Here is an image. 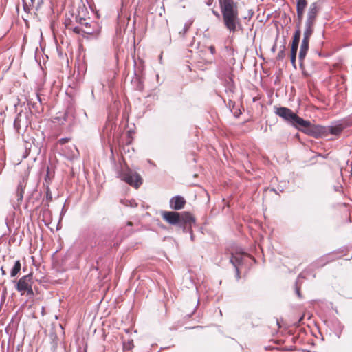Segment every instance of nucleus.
<instances>
[{
	"instance_id": "nucleus-1",
	"label": "nucleus",
	"mask_w": 352,
	"mask_h": 352,
	"mask_svg": "<svg viewBox=\"0 0 352 352\" xmlns=\"http://www.w3.org/2000/svg\"><path fill=\"white\" fill-rule=\"evenodd\" d=\"M223 25L231 33L243 30L239 14L238 3L234 0H219Z\"/></svg>"
},
{
	"instance_id": "nucleus-2",
	"label": "nucleus",
	"mask_w": 352,
	"mask_h": 352,
	"mask_svg": "<svg viewBox=\"0 0 352 352\" xmlns=\"http://www.w3.org/2000/svg\"><path fill=\"white\" fill-rule=\"evenodd\" d=\"M32 284V274L30 273L22 276L16 282V289L21 294V295L27 294L29 296H32L34 295Z\"/></svg>"
},
{
	"instance_id": "nucleus-3",
	"label": "nucleus",
	"mask_w": 352,
	"mask_h": 352,
	"mask_svg": "<svg viewBox=\"0 0 352 352\" xmlns=\"http://www.w3.org/2000/svg\"><path fill=\"white\" fill-rule=\"evenodd\" d=\"M118 177L128 184L138 188L142 183V179L136 172L126 169L118 174Z\"/></svg>"
},
{
	"instance_id": "nucleus-4",
	"label": "nucleus",
	"mask_w": 352,
	"mask_h": 352,
	"mask_svg": "<svg viewBox=\"0 0 352 352\" xmlns=\"http://www.w3.org/2000/svg\"><path fill=\"white\" fill-rule=\"evenodd\" d=\"M30 122L29 120V113L20 112L14 122V126L18 133L25 131L28 127Z\"/></svg>"
},
{
	"instance_id": "nucleus-5",
	"label": "nucleus",
	"mask_w": 352,
	"mask_h": 352,
	"mask_svg": "<svg viewBox=\"0 0 352 352\" xmlns=\"http://www.w3.org/2000/svg\"><path fill=\"white\" fill-rule=\"evenodd\" d=\"M320 10V5L318 2L311 3L308 8L305 25H314L316 23L317 16Z\"/></svg>"
},
{
	"instance_id": "nucleus-6",
	"label": "nucleus",
	"mask_w": 352,
	"mask_h": 352,
	"mask_svg": "<svg viewBox=\"0 0 352 352\" xmlns=\"http://www.w3.org/2000/svg\"><path fill=\"white\" fill-rule=\"evenodd\" d=\"M275 113L292 126L297 115L287 107L276 108Z\"/></svg>"
},
{
	"instance_id": "nucleus-7",
	"label": "nucleus",
	"mask_w": 352,
	"mask_h": 352,
	"mask_svg": "<svg viewBox=\"0 0 352 352\" xmlns=\"http://www.w3.org/2000/svg\"><path fill=\"white\" fill-rule=\"evenodd\" d=\"M162 217L170 225H178L181 221L180 214L176 212L164 211L162 212Z\"/></svg>"
},
{
	"instance_id": "nucleus-8",
	"label": "nucleus",
	"mask_w": 352,
	"mask_h": 352,
	"mask_svg": "<svg viewBox=\"0 0 352 352\" xmlns=\"http://www.w3.org/2000/svg\"><path fill=\"white\" fill-rule=\"evenodd\" d=\"M186 204L184 198L177 195L172 197L169 201L170 207L175 210H181Z\"/></svg>"
},
{
	"instance_id": "nucleus-9",
	"label": "nucleus",
	"mask_w": 352,
	"mask_h": 352,
	"mask_svg": "<svg viewBox=\"0 0 352 352\" xmlns=\"http://www.w3.org/2000/svg\"><path fill=\"white\" fill-rule=\"evenodd\" d=\"M307 6V0H296V14L299 24L301 23L305 10Z\"/></svg>"
},
{
	"instance_id": "nucleus-10",
	"label": "nucleus",
	"mask_w": 352,
	"mask_h": 352,
	"mask_svg": "<svg viewBox=\"0 0 352 352\" xmlns=\"http://www.w3.org/2000/svg\"><path fill=\"white\" fill-rule=\"evenodd\" d=\"M80 25L82 26V32L87 34H98L97 30H95L94 28H92L93 25H96V23H89L86 21L85 19H80Z\"/></svg>"
},
{
	"instance_id": "nucleus-11",
	"label": "nucleus",
	"mask_w": 352,
	"mask_h": 352,
	"mask_svg": "<svg viewBox=\"0 0 352 352\" xmlns=\"http://www.w3.org/2000/svg\"><path fill=\"white\" fill-rule=\"evenodd\" d=\"M292 126L298 129H301L302 128L308 129L311 126V122L296 115Z\"/></svg>"
},
{
	"instance_id": "nucleus-12",
	"label": "nucleus",
	"mask_w": 352,
	"mask_h": 352,
	"mask_svg": "<svg viewBox=\"0 0 352 352\" xmlns=\"http://www.w3.org/2000/svg\"><path fill=\"white\" fill-rule=\"evenodd\" d=\"M180 217H181V221L179 223V225L181 226H183L186 227L188 225L190 226L191 224L195 222L194 217L189 212H183L182 214H180Z\"/></svg>"
},
{
	"instance_id": "nucleus-13",
	"label": "nucleus",
	"mask_w": 352,
	"mask_h": 352,
	"mask_svg": "<svg viewBox=\"0 0 352 352\" xmlns=\"http://www.w3.org/2000/svg\"><path fill=\"white\" fill-rule=\"evenodd\" d=\"M63 152L67 156V157L70 160L76 157L78 155V149L73 144L65 146V148L63 149Z\"/></svg>"
},
{
	"instance_id": "nucleus-14",
	"label": "nucleus",
	"mask_w": 352,
	"mask_h": 352,
	"mask_svg": "<svg viewBox=\"0 0 352 352\" xmlns=\"http://www.w3.org/2000/svg\"><path fill=\"white\" fill-rule=\"evenodd\" d=\"M23 197V190L22 186L20 184L17 187L16 193V201L11 200L12 205L14 209H16L19 207L20 203L21 202Z\"/></svg>"
},
{
	"instance_id": "nucleus-15",
	"label": "nucleus",
	"mask_w": 352,
	"mask_h": 352,
	"mask_svg": "<svg viewBox=\"0 0 352 352\" xmlns=\"http://www.w3.org/2000/svg\"><path fill=\"white\" fill-rule=\"evenodd\" d=\"M243 259V256L239 254H232V256L230 258V262L232 263L234 267L236 269V274L237 278H239V265L241 263Z\"/></svg>"
},
{
	"instance_id": "nucleus-16",
	"label": "nucleus",
	"mask_w": 352,
	"mask_h": 352,
	"mask_svg": "<svg viewBox=\"0 0 352 352\" xmlns=\"http://www.w3.org/2000/svg\"><path fill=\"white\" fill-rule=\"evenodd\" d=\"M308 50H309V43L302 41L301 45H300V52H299V55H298L299 60L301 63L305 59V58L307 55V53L308 52Z\"/></svg>"
},
{
	"instance_id": "nucleus-17",
	"label": "nucleus",
	"mask_w": 352,
	"mask_h": 352,
	"mask_svg": "<svg viewBox=\"0 0 352 352\" xmlns=\"http://www.w3.org/2000/svg\"><path fill=\"white\" fill-rule=\"evenodd\" d=\"M313 32H314V25L305 24V30H304V33H303V38L302 41L309 43L310 36H311Z\"/></svg>"
},
{
	"instance_id": "nucleus-18",
	"label": "nucleus",
	"mask_w": 352,
	"mask_h": 352,
	"mask_svg": "<svg viewBox=\"0 0 352 352\" xmlns=\"http://www.w3.org/2000/svg\"><path fill=\"white\" fill-rule=\"evenodd\" d=\"M21 268V265L20 261L19 260L16 261L14 263V265L13 266V267L10 272L11 277L16 276L18 274V273L20 272Z\"/></svg>"
},
{
	"instance_id": "nucleus-19",
	"label": "nucleus",
	"mask_w": 352,
	"mask_h": 352,
	"mask_svg": "<svg viewBox=\"0 0 352 352\" xmlns=\"http://www.w3.org/2000/svg\"><path fill=\"white\" fill-rule=\"evenodd\" d=\"M329 130L331 134L338 135L342 131L343 126L342 124L331 126Z\"/></svg>"
},
{
	"instance_id": "nucleus-20",
	"label": "nucleus",
	"mask_w": 352,
	"mask_h": 352,
	"mask_svg": "<svg viewBox=\"0 0 352 352\" xmlns=\"http://www.w3.org/2000/svg\"><path fill=\"white\" fill-rule=\"evenodd\" d=\"M300 25V24H299V23L298 22L297 30L294 32L292 43L299 44L300 34H301Z\"/></svg>"
},
{
	"instance_id": "nucleus-21",
	"label": "nucleus",
	"mask_w": 352,
	"mask_h": 352,
	"mask_svg": "<svg viewBox=\"0 0 352 352\" xmlns=\"http://www.w3.org/2000/svg\"><path fill=\"white\" fill-rule=\"evenodd\" d=\"M298 44L292 43L291 47V54H297Z\"/></svg>"
},
{
	"instance_id": "nucleus-22",
	"label": "nucleus",
	"mask_w": 352,
	"mask_h": 352,
	"mask_svg": "<svg viewBox=\"0 0 352 352\" xmlns=\"http://www.w3.org/2000/svg\"><path fill=\"white\" fill-rule=\"evenodd\" d=\"M191 24H192L191 21L185 23V25L184 26V34H185L188 30Z\"/></svg>"
},
{
	"instance_id": "nucleus-23",
	"label": "nucleus",
	"mask_w": 352,
	"mask_h": 352,
	"mask_svg": "<svg viewBox=\"0 0 352 352\" xmlns=\"http://www.w3.org/2000/svg\"><path fill=\"white\" fill-rule=\"evenodd\" d=\"M73 31H74L75 33H77V34L82 33V26H81V27H78V26H77V27L74 28Z\"/></svg>"
},
{
	"instance_id": "nucleus-24",
	"label": "nucleus",
	"mask_w": 352,
	"mask_h": 352,
	"mask_svg": "<svg viewBox=\"0 0 352 352\" xmlns=\"http://www.w3.org/2000/svg\"><path fill=\"white\" fill-rule=\"evenodd\" d=\"M296 54H291V63L295 66Z\"/></svg>"
},
{
	"instance_id": "nucleus-25",
	"label": "nucleus",
	"mask_w": 352,
	"mask_h": 352,
	"mask_svg": "<svg viewBox=\"0 0 352 352\" xmlns=\"http://www.w3.org/2000/svg\"><path fill=\"white\" fill-rule=\"evenodd\" d=\"M68 140H69L68 138H62V139L59 140L58 143L60 144H64L65 143L67 142Z\"/></svg>"
},
{
	"instance_id": "nucleus-26",
	"label": "nucleus",
	"mask_w": 352,
	"mask_h": 352,
	"mask_svg": "<svg viewBox=\"0 0 352 352\" xmlns=\"http://www.w3.org/2000/svg\"><path fill=\"white\" fill-rule=\"evenodd\" d=\"M209 50H210V51L212 54H213L214 53V52H215V48H214V46H210L209 47Z\"/></svg>"
},
{
	"instance_id": "nucleus-27",
	"label": "nucleus",
	"mask_w": 352,
	"mask_h": 352,
	"mask_svg": "<svg viewBox=\"0 0 352 352\" xmlns=\"http://www.w3.org/2000/svg\"><path fill=\"white\" fill-rule=\"evenodd\" d=\"M190 239L192 241L194 240V236H193V234H192V230L190 229Z\"/></svg>"
},
{
	"instance_id": "nucleus-28",
	"label": "nucleus",
	"mask_w": 352,
	"mask_h": 352,
	"mask_svg": "<svg viewBox=\"0 0 352 352\" xmlns=\"http://www.w3.org/2000/svg\"><path fill=\"white\" fill-rule=\"evenodd\" d=\"M296 294H298V296H300V294L298 288H296Z\"/></svg>"
},
{
	"instance_id": "nucleus-29",
	"label": "nucleus",
	"mask_w": 352,
	"mask_h": 352,
	"mask_svg": "<svg viewBox=\"0 0 352 352\" xmlns=\"http://www.w3.org/2000/svg\"><path fill=\"white\" fill-rule=\"evenodd\" d=\"M213 14L217 16H219V14L217 12L213 11Z\"/></svg>"
},
{
	"instance_id": "nucleus-30",
	"label": "nucleus",
	"mask_w": 352,
	"mask_h": 352,
	"mask_svg": "<svg viewBox=\"0 0 352 352\" xmlns=\"http://www.w3.org/2000/svg\"><path fill=\"white\" fill-rule=\"evenodd\" d=\"M36 98H37L38 100L41 102V98L38 96V94H36Z\"/></svg>"
},
{
	"instance_id": "nucleus-31",
	"label": "nucleus",
	"mask_w": 352,
	"mask_h": 352,
	"mask_svg": "<svg viewBox=\"0 0 352 352\" xmlns=\"http://www.w3.org/2000/svg\"><path fill=\"white\" fill-rule=\"evenodd\" d=\"M1 272L3 274H5V271L3 270V267H1Z\"/></svg>"
},
{
	"instance_id": "nucleus-32",
	"label": "nucleus",
	"mask_w": 352,
	"mask_h": 352,
	"mask_svg": "<svg viewBox=\"0 0 352 352\" xmlns=\"http://www.w3.org/2000/svg\"><path fill=\"white\" fill-rule=\"evenodd\" d=\"M308 133H312V131H309Z\"/></svg>"
},
{
	"instance_id": "nucleus-33",
	"label": "nucleus",
	"mask_w": 352,
	"mask_h": 352,
	"mask_svg": "<svg viewBox=\"0 0 352 352\" xmlns=\"http://www.w3.org/2000/svg\"><path fill=\"white\" fill-rule=\"evenodd\" d=\"M128 225L131 226V222H129V223H128Z\"/></svg>"
},
{
	"instance_id": "nucleus-34",
	"label": "nucleus",
	"mask_w": 352,
	"mask_h": 352,
	"mask_svg": "<svg viewBox=\"0 0 352 352\" xmlns=\"http://www.w3.org/2000/svg\"><path fill=\"white\" fill-rule=\"evenodd\" d=\"M300 276H298V280H297L298 282L299 281V279H300Z\"/></svg>"
}]
</instances>
